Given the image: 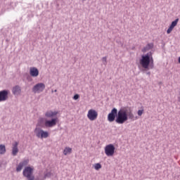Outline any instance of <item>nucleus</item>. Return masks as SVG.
I'll return each mask as SVG.
<instances>
[{"label": "nucleus", "instance_id": "17", "mask_svg": "<svg viewBox=\"0 0 180 180\" xmlns=\"http://www.w3.org/2000/svg\"><path fill=\"white\" fill-rule=\"evenodd\" d=\"M37 126H39V127H44L45 124H44V118L41 117L39 119L37 124Z\"/></svg>", "mask_w": 180, "mask_h": 180}, {"label": "nucleus", "instance_id": "32", "mask_svg": "<svg viewBox=\"0 0 180 180\" xmlns=\"http://www.w3.org/2000/svg\"><path fill=\"white\" fill-rule=\"evenodd\" d=\"M135 119L137 120V119H139V117H135Z\"/></svg>", "mask_w": 180, "mask_h": 180}, {"label": "nucleus", "instance_id": "16", "mask_svg": "<svg viewBox=\"0 0 180 180\" xmlns=\"http://www.w3.org/2000/svg\"><path fill=\"white\" fill-rule=\"evenodd\" d=\"M153 48H154V44L149 43L142 49V52L146 53V52L148 51L149 50H151Z\"/></svg>", "mask_w": 180, "mask_h": 180}, {"label": "nucleus", "instance_id": "14", "mask_svg": "<svg viewBox=\"0 0 180 180\" xmlns=\"http://www.w3.org/2000/svg\"><path fill=\"white\" fill-rule=\"evenodd\" d=\"M30 75L36 78V77H39V69L37 68H30Z\"/></svg>", "mask_w": 180, "mask_h": 180}, {"label": "nucleus", "instance_id": "2", "mask_svg": "<svg viewBox=\"0 0 180 180\" xmlns=\"http://www.w3.org/2000/svg\"><path fill=\"white\" fill-rule=\"evenodd\" d=\"M128 120L129 115H127V110L120 108L119 111H117L115 122L117 123V124H123L124 123H126V122H127Z\"/></svg>", "mask_w": 180, "mask_h": 180}, {"label": "nucleus", "instance_id": "6", "mask_svg": "<svg viewBox=\"0 0 180 180\" xmlns=\"http://www.w3.org/2000/svg\"><path fill=\"white\" fill-rule=\"evenodd\" d=\"M46 89V84L44 83H37L32 87V92L34 94H40Z\"/></svg>", "mask_w": 180, "mask_h": 180}, {"label": "nucleus", "instance_id": "8", "mask_svg": "<svg viewBox=\"0 0 180 180\" xmlns=\"http://www.w3.org/2000/svg\"><path fill=\"white\" fill-rule=\"evenodd\" d=\"M87 117L89 120H91V122L96 120V119H98V112L94 109L89 110L88 111Z\"/></svg>", "mask_w": 180, "mask_h": 180}, {"label": "nucleus", "instance_id": "5", "mask_svg": "<svg viewBox=\"0 0 180 180\" xmlns=\"http://www.w3.org/2000/svg\"><path fill=\"white\" fill-rule=\"evenodd\" d=\"M115 150H116V148L114 144H108L105 147V154L107 157H113L115 155Z\"/></svg>", "mask_w": 180, "mask_h": 180}, {"label": "nucleus", "instance_id": "12", "mask_svg": "<svg viewBox=\"0 0 180 180\" xmlns=\"http://www.w3.org/2000/svg\"><path fill=\"white\" fill-rule=\"evenodd\" d=\"M18 146H19V143L18 141H15L13 143L12 155H13V157L18 155V153H19V148H18Z\"/></svg>", "mask_w": 180, "mask_h": 180}, {"label": "nucleus", "instance_id": "13", "mask_svg": "<svg viewBox=\"0 0 180 180\" xmlns=\"http://www.w3.org/2000/svg\"><path fill=\"white\" fill-rule=\"evenodd\" d=\"M12 93L13 95L18 96L22 93V88L19 85H16L13 87Z\"/></svg>", "mask_w": 180, "mask_h": 180}, {"label": "nucleus", "instance_id": "28", "mask_svg": "<svg viewBox=\"0 0 180 180\" xmlns=\"http://www.w3.org/2000/svg\"><path fill=\"white\" fill-rule=\"evenodd\" d=\"M34 180H44V178L43 179H40L39 177H37Z\"/></svg>", "mask_w": 180, "mask_h": 180}, {"label": "nucleus", "instance_id": "33", "mask_svg": "<svg viewBox=\"0 0 180 180\" xmlns=\"http://www.w3.org/2000/svg\"><path fill=\"white\" fill-rule=\"evenodd\" d=\"M0 167H1V164H0Z\"/></svg>", "mask_w": 180, "mask_h": 180}, {"label": "nucleus", "instance_id": "26", "mask_svg": "<svg viewBox=\"0 0 180 180\" xmlns=\"http://www.w3.org/2000/svg\"><path fill=\"white\" fill-rule=\"evenodd\" d=\"M73 99H74V101H77V100L79 99V94H75L73 96Z\"/></svg>", "mask_w": 180, "mask_h": 180}, {"label": "nucleus", "instance_id": "15", "mask_svg": "<svg viewBox=\"0 0 180 180\" xmlns=\"http://www.w3.org/2000/svg\"><path fill=\"white\" fill-rule=\"evenodd\" d=\"M57 115H58V111L49 110L45 113L46 117H49L51 119L54 118L55 116H57Z\"/></svg>", "mask_w": 180, "mask_h": 180}, {"label": "nucleus", "instance_id": "19", "mask_svg": "<svg viewBox=\"0 0 180 180\" xmlns=\"http://www.w3.org/2000/svg\"><path fill=\"white\" fill-rule=\"evenodd\" d=\"M178 22H179V18H176V20L172 21L169 27L174 29V27H175V26L178 25Z\"/></svg>", "mask_w": 180, "mask_h": 180}, {"label": "nucleus", "instance_id": "3", "mask_svg": "<svg viewBox=\"0 0 180 180\" xmlns=\"http://www.w3.org/2000/svg\"><path fill=\"white\" fill-rule=\"evenodd\" d=\"M33 171L34 168L33 167L27 166L22 171V175L27 180H34V174H33Z\"/></svg>", "mask_w": 180, "mask_h": 180}, {"label": "nucleus", "instance_id": "9", "mask_svg": "<svg viewBox=\"0 0 180 180\" xmlns=\"http://www.w3.org/2000/svg\"><path fill=\"white\" fill-rule=\"evenodd\" d=\"M58 122V117L51 118L45 121V127H54Z\"/></svg>", "mask_w": 180, "mask_h": 180}, {"label": "nucleus", "instance_id": "25", "mask_svg": "<svg viewBox=\"0 0 180 180\" xmlns=\"http://www.w3.org/2000/svg\"><path fill=\"white\" fill-rule=\"evenodd\" d=\"M172 30H174V28H172L170 26L169 27V28L167 30V34H169V33H171L172 32Z\"/></svg>", "mask_w": 180, "mask_h": 180}, {"label": "nucleus", "instance_id": "4", "mask_svg": "<svg viewBox=\"0 0 180 180\" xmlns=\"http://www.w3.org/2000/svg\"><path fill=\"white\" fill-rule=\"evenodd\" d=\"M34 133H35L38 139H47V137H49V133L46 131L41 129L40 127H36Z\"/></svg>", "mask_w": 180, "mask_h": 180}, {"label": "nucleus", "instance_id": "24", "mask_svg": "<svg viewBox=\"0 0 180 180\" xmlns=\"http://www.w3.org/2000/svg\"><path fill=\"white\" fill-rule=\"evenodd\" d=\"M102 61L104 65L108 64V58L106 56L102 58Z\"/></svg>", "mask_w": 180, "mask_h": 180}, {"label": "nucleus", "instance_id": "27", "mask_svg": "<svg viewBox=\"0 0 180 180\" xmlns=\"http://www.w3.org/2000/svg\"><path fill=\"white\" fill-rule=\"evenodd\" d=\"M143 112H144V110H138V115L141 116Z\"/></svg>", "mask_w": 180, "mask_h": 180}, {"label": "nucleus", "instance_id": "20", "mask_svg": "<svg viewBox=\"0 0 180 180\" xmlns=\"http://www.w3.org/2000/svg\"><path fill=\"white\" fill-rule=\"evenodd\" d=\"M72 151V149L71 148H65V150H63V154L64 155H67V154L71 153Z\"/></svg>", "mask_w": 180, "mask_h": 180}, {"label": "nucleus", "instance_id": "22", "mask_svg": "<svg viewBox=\"0 0 180 180\" xmlns=\"http://www.w3.org/2000/svg\"><path fill=\"white\" fill-rule=\"evenodd\" d=\"M51 172H45L44 179H46V178H51Z\"/></svg>", "mask_w": 180, "mask_h": 180}, {"label": "nucleus", "instance_id": "11", "mask_svg": "<svg viewBox=\"0 0 180 180\" xmlns=\"http://www.w3.org/2000/svg\"><path fill=\"white\" fill-rule=\"evenodd\" d=\"M29 164V160H23L19 163V165L16 167V172H20L22 169H23V167H25V165H27Z\"/></svg>", "mask_w": 180, "mask_h": 180}, {"label": "nucleus", "instance_id": "18", "mask_svg": "<svg viewBox=\"0 0 180 180\" xmlns=\"http://www.w3.org/2000/svg\"><path fill=\"white\" fill-rule=\"evenodd\" d=\"M6 153V147L4 144H0V155H4Z\"/></svg>", "mask_w": 180, "mask_h": 180}, {"label": "nucleus", "instance_id": "23", "mask_svg": "<svg viewBox=\"0 0 180 180\" xmlns=\"http://www.w3.org/2000/svg\"><path fill=\"white\" fill-rule=\"evenodd\" d=\"M94 168L95 169H96V171H98V169H101V168H102V165H101V163H96L94 165Z\"/></svg>", "mask_w": 180, "mask_h": 180}, {"label": "nucleus", "instance_id": "30", "mask_svg": "<svg viewBox=\"0 0 180 180\" xmlns=\"http://www.w3.org/2000/svg\"><path fill=\"white\" fill-rule=\"evenodd\" d=\"M178 63H179V64H180V56L178 58Z\"/></svg>", "mask_w": 180, "mask_h": 180}, {"label": "nucleus", "instance_id": "29", "mask_svg": "<svg viewBox=\"0 0 180 180\" xmlns=\"http://www.w3.org/2000/svg\"><path fill=\"white\" fill-rule=\"evenodd\" d=\"M146 75H151V72H146Z\"/></svg>", "mask_w": 180, "mask_h": 180}, {"label": "nucleus", "instance_id": "21", "mask_svg": "<svg viewBox=\"0 0 180 180\" xmlns=\"http://www.w3.org/2000/svg\"><path fill=\"white\" fill-rule=\"evenodd\" d=\"M128 115V119H130V120H134V114L131 112V111L127 112Z\"/></svg>", "mask_w": 180, "mask_h": 180}, {"label": "nucleus", "instance_id": "1", "mask_svg": "<svg viewBox=\"0 0 180 180\" xmlns=\"http://www.w3.org/2000/svg\"><path fill=\"white\" fill-rule=\"evenodd\" d=\"M139 64L143 71H148V70H153L154 68V58H153V52L150 51L145 55H142L139 59Z\"/></svg>", "mask_w": 180, "mask_h": 180}, {"label": "nucleus", "instance_id": "31", "mask_svg": "<svg viewBox=\"0 0 180 180\" xmlns=\"http://www.w3.org/2000/svg\"><path fill=\"white\" fill-rule=\"evenodd\" d=\"M53 92H57V89H55V90L53 91Z\"/></svg>", "mask_w": 180, "mask_h": 180}, {"label": "nucleus", "instance_id": "7", "mask_svg": "<svg viewBox=\"0 0 180 180\" xmlns=\"http://www.w3.org/2000/svg\"><path fill=\"white\" fill-rule=\"evenodd\" d=\"M116 119H117V108H113L111 112L108 115V120L112 123V122H115Z\"/></svg>", "mask_w": 180, "mask_h": 180}, {"label": "nucleus", "instance_id": "10", "mask_svg": "<svg viewBox=\"0 0 180 180\" xmlns=\"http://www.w3.org/2000/svg\"><path fill=\"white\" fill-rule=\"evenodd\" d=\"M9 90L4 89L0 91V102H5V101H8L9 98Z\"/></svg>", "mask_w": 180, "mask_h": 180}]
</instances>
